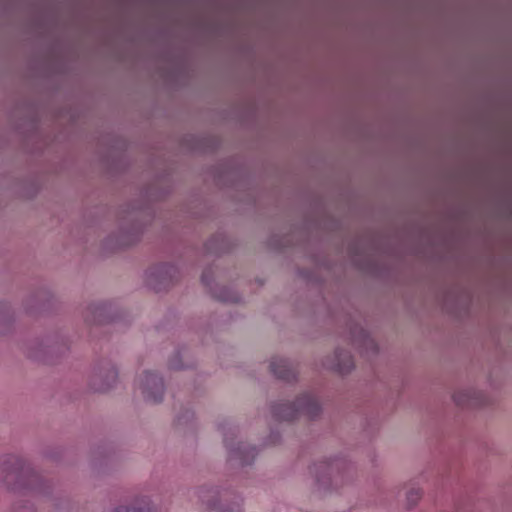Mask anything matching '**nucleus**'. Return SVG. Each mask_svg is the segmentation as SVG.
<instances>
[{
  "label": "nucleus",
  "instance_id": "obj_9",
  "mask_svg": "<svg viewBox=\"0 0 512 512\" xmlns=\"http://www.w3.org/2000/svg\"><path fill=\"white\" fill-rule=\"evenodd\" d=\"M455 405L462 408H478L490 403V397L474 387L459 388L452 394Z\"/></svg>",
  "mask_w": 512,
  "mask_h": 512
},
{
  "label": "nucleus",
  "instance_id": "obj_14",
  "mask_svg": "<svg viewBox=\"0 0 512 512\" xmlns=\"http://www.w3.org/2000/svg\"><path fill=\"white\" fill-rule=\"evenodd\" d=\"M270 370L279 379L291 381L296 378V368L287 359L273 357L270 362Z\"/></svg>",
  "mask_w": 512,
  "mask_h": 512
},
{
  "label": "nucleus",
  "instance_id": "obj_11",
  "mask_svg": "<svg viewBox=\"0 0 512 512\" xmlns=\"http://www.w3.org/2000/svg\"><path fill=\"white\" fill-rule=\"evenodd\" d=\"M140 387L144 398L150 403H159L164 396V383L162 378L157 374L145 372L141 381Z\"/></svg>",
  "mask_w": 512,
  "mask_h": 512
},
{
  "label": "nucleus",
  "instance_id": "obj_8",
  "mask_svg": "<svg viewBox=\"0 0 512 512\" xmlns=\"http://www.w3.org/2000/svg\"><path fill=\"white\" fill-rule=\"evenodd\" d=\"M235 437L234 431L225 433L224 442L228 449L229 462L241 466L251 464L256 455L255 448L242 441L235 442Z\"/></svg>",
  "mask_w": 512,
  "mask_h": 512
},
{
  "label": "nucleus",
  "instance_id": "obj_25",
  "mask_svg": "<svg viewBox=\"0 0 512 512\" xmlns=\"http://www.w3.org/2000/svg\"><path fill=\"white\" fill-rule=\"evenodd\" d=\"M153 278H154V277L151 275V278H150L149 284H152Z\"/></svg>",
  "mask_w": 512,
  "mask_h": 512
},
{
  "label": "nucleus",
  "instance_id": "obj_16",
  "mask_svg": "<svg viewBox=\"0 0 512 512\" xmlns=\"http://www.w3.org/2000/svg\"><path fill=\"white\" fill-rule=\"evenodd\" d=\"M211 294L212 296L223 302H238L240 300V297L238 294L226 287H215L211 288Z\"/></svg>",
  "mask_w": 512,
  "mask_h": 512
},
{
  "label": "nucleus",
  "instance_id": "obj_7",
  "mask_svg": "<svg viewBox=\"0 0 512 512\" xmlns=\"http://www.w3.org/2000/svg\"><path fill=\"white\" fill-rule=\"evenodd\" d=\"M321 366L338 375L346 376L355 369V360L349 350L337 346L332 353L321 359Z\"/></svg>",
  "mask_w": 512,
  "mask_h": 512
},
{
  "label": "nucleus",
  "instance_id": "obj_4",
  "mask_svg": "<svg viewBox=\"0 0 512 512\" xmlns=\"http://www.w3.org/2000/svg\"><path fill=\"white\" fill-rule=\"evenodd\" d=\"M118 379V370L109 360L94 364L88 378V388L96 393H105L113 388Z\"/></svg>",
  "mask_w": 512,
  "mask_h": 512
},
{
  "label": "nucleus",
  "instance_id": "obj_21",
  "mask_svg": "<svg viewBox=\"0 0 512 512\" xmlns=\"http://www.w3.org/2000/svg\"><path fill=\"white\" fill-rule=\"evenodd\" d=\"M213 275V272L211 270L204 271L202 274V282L206 285H210V277Z\"/></svg>",
  "mask_w": 512,
  "mask_h": 512
},
{
  "label": "nucleus",
  "instance_id": "obj_20",
  "mask_svg": "<svg viewBox=\"0 0 512 512\" xmlns=\"http://www.w3.org/2000/svg\"><path fill=\"white\" fill-rule=\"evenodd\" d=\"M13 512H36V509L31 503H20L14 506Z\"/></svg>",
  "mask_w": 512,
  "mask_h": 512
},
{
  "label": "nucleus",
  "instance_id": "obj_15",
  "mask_svg": "<svg viewBox=\"0 0 512 512\" xmlns=\"http://www.w3.org/2000/svg\"><path fill=\"white\" fill-rule=\"evenodd\" d=\"M423 489L417 485H410L405 493L404 507L407 510L414 509L423 497Z\"/></svg>",
  "mask_w": 512,
  "mask_h": 512
},
{
  "label": "nucleus",
  "instance_id": "obj_18",
  "mask_svg": "<svg viewBox=\"0 0 512 512\" xmlns=\"http://www.w3.org/2000/svg\"><path fill=\"white\" fill-rule=\"evenodd\" d=\"M176 270L173 266H162L159 267L154 273H152V276L155 277V279L161 278L164 280V276L166 275H172V273H175Z\"/></svg>",
  "mask_w": 512,
  "mask_h": 512
},
{
  "label": "nucleus",
  "instance_id": "obj_19",
  "mask_svg": "<svg viewBox=\"0 0 512 512\" xmlns=\"http://www.w3.org/2000/svg\"><path fill=\"white\" fill-rule=\"evenodd\" d=\"M241 500L237 499L232 503H229L226 507H220L219 512H242L241 510Z\"/></svg>",
  "mask_w": 512,
  "mask_h": 512
},
{
  "label": "nucleus",
  "instance_id": "obj_22",
  "mask_svg": "<svg viewBox=\"0 0 512 512\" xmlns=\"http://www.w3.org/2000/svg\"><path fill=\"white\" fill-rule=\"evenodd\" d=\"M170 367H171L172 369H180V368H181V366H180V365H178V364H176V363H174V362H170Z\"/></svg>",
  "mask_w": 512,
  "mask_h": 512
},
{
  "label": "nucleus",
  "instance_id": "obj_5",
  "mask_svg": "<svg viewBox=\"0 0 512 512\" xmlns=\"http://www.w3.org/2000/svg\"><path fill=\"white\" fill-rule=\"evenodd\" d=\"M69 349L66 339L59 335L46 336L41 340L33 342L28 350V355L37 360L60 357Z\"/></svg>",
  "mask_w": 512,
  "mask_h": 512
},
{
  "label": "nucleus",
  "instance_id": "obj_13",
  "mask_svg": "<svg viewBox=\"0 0 512 512\" xmlns=\"http://www.w3.org/2000/svg\"><path fill=\"white\" fill-rule=\"evenodd\" d=\"M82 317L89 325L103 324L108 320L107 306L102 302L89 303L83 308Z\"/></svg>",
  "mask_w": 512,
  "mask_h": 512
},
{
  "label": "nucleus",
  "instance_id": "obj_2",
  "mask_svg": "<svg viewBox=\"0 0 512 512\" xmlns=\"http://www.w3.org/2000/svg\"><path fill=\"white\" fill-rule=\"evenodd\" d=\"M38 480V475L30 465L17 455L0 457V482L10 490L30 487Z\"/></svg>",
  "mask_w": 512,
  "mask_h": 512
},
{
  "label": "nucleus",
  "instance_id": "obj_26",
  "mask_svg": "<svg viewBox=\"0 0 512 512\" xmlns=\"http://www.w3.org/2000/svg\"><path fill=\"white\" fill-rule=\"evenodd\" d=\"M0 332H3V329H2V328H0Z\"/></svg>",
  "mask_w": 512,
  "mask_h": 512
},
{
  "label": "nucleus",
  "instance_id": "obj_23",
  "mask_svg": "<svg viewBox=\"0 0 512 512\" xmlns=\"http://www.w3.org/2000/svg\"><path fill=\"white\" fill-rule=\"evenodd\" d=\"M3 321H4V323H5V324H8V323H9V319H8L7 317H5V318L3 319Z\"/></svg>",
  "mask_w": 512,
  "mask_h": 512
},
{
  "label": "nucleus",
  "instance_id": "obj_6",
  "mask_svg": "<svg viewBox=\"0 0 512 512\" xmlns=\"http://www.w3.org/2000/svg\"><path fill=\"white\" fill-rule=\"evenodd\" d=\"M142 232L143 227L140 224H125L117 233L111 234L105 239L103 247L110 252L128 248L140 240Z\"/></svg>",
  "mask_w": 512,
  "mask_h": 512
},
{
  "label": "nucleus",
  "instance_id": "obj_24",
  "mask_svg": "<svg viewBox=\"0 0 512 512\" xmlns=\"http://www.w3.org/2000/svg\"><path fill=\"white\" fill-rule=\"evenodd\" d=\"M153 278H154V277L151 275V278H150L149 284H152Z\"/></svg>",
  "mask_w": 512,
  "mask_h": 512
},
{
  "label": "nucleus",
  "instance_id": "obj_10",
  "mask_svg": "<svg viewBox=\"0 0 512 512\" xmlns=\"http://www.w3.org/2000/svg\"><path fill=\"white\" fill-rule=\"evenodd\" d=\"M350 334L353 345L362 355L372 358L378 354V343L363 327L358 325L354 326L351 329Z\"/></svg>",
  "mask_w": 512,
  "mask_h": 512
},
{
  "label": "nucleus",
  "instance_id": "obj_12",
  "mask_svg": "<svg viewBox=\"0 0 512 512\" xmlns=\"http://www.w3.org/2000/svg\"><path fill=\"white\" fill-rule=\"evenodd\" d=\"M198 498L208 509L219 512L220 507H226L230 503V494L220 492L215 488L202 487L198 490Z\"/></svg>",
  "mask_w": 512,
  "mask_h": 512
},
{
  "label": "nucleus",
  "instance_id": "obj_3",
  "mask_svg": "<svg viewBox=\"0 0 512 512\" xmlns=\"http://www.w3.org/2000/svg\"><path fill=\"white\" fill-rule=\"evenodd\" d=\"M299 413H303L310 418L317 417L321 413V405L318 399L312 394L304 393L296 399L295 403L283 402L272 407L273 416L280 421H291Z\"/></svg>",
  "mask_w": 512,
  "mask_h": 512
},
{
  "label": "nucleus",
  "instance_id": "obj_1",
  "mask_svg": "<svg viewBox=\"0 0 512 512\" xmlns=\"http://www.w3.org/2000/svg\"><path fill=\"white\" fill-rule=\"evenodd\" d=\"M353 466L344 459H331L314 465L315 487L319 493H327L342 487L353 478Z\"/></svg>",
  "mask_w": 512,
  "mask_h": 512
},
{
  "label": "nucleus",
  "instance_id": "obj_17",
  "mask_svg": "<svg viewBox=\"0 0 512 512\" xmlns=\"http://www.w3.org/2000/svg\"><path fill=\"white\" fill-rule=\"evenodd\" d=\"M147 509L144 505L131 504L128 506H120L115 508L112 512H146Z\"/></svg>",
  "mask_w": 512,
  "mask_h": 512
}]
</instances>
